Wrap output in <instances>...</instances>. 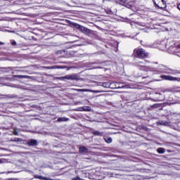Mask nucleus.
<instances>
[{
    "label": "nucleus",
    "mask_w": 180,
    "mask_h": 180,
    "mask_svg": "<svg viewBox=\"0 0 180 180\" xmlns=\"http://www.w3.org/2000/svg\"><path fill=\"white\" fill-rule=\"evenodd\" d=\"M94 136H98L99 137H102L103 136V132H101L98 131H93Z\"/></svg>",
    "instance_id": "nucleus-12"
},
{
    "label": "nucleus",
    "mask_w": 180,
    "mask_h": 180,
    "mask_svg": "<svg viewBox=\"0 0 180 180\" xmlns=\"http://www.w3.org/2000/svg\"><path fill=\"white\" fill-rule=\"evenodd\" d=\"M13 134L14 136H19V133L18 132V130L14 129Z\"/></svg>",
    "instance_id": "nucleus-22"
},
{
    "label": "nucleus",
    "mask_w": 180,
    "mask_h": 180,
    "mask_svg": "<svg viewBox=\"0 0 180 180\" xmlns=\"http://www.w3.org/2000/svg\"><path fill=\"white\" fill-rule=\"evenodd\" d=\"M157 151L159 154H164L165 153V149L163 148H158Z\"/></svg>",
    "instance_id": "nucleus-14"
},
{
    "label": "nucleus",
    "mask_w": 180,
    "mask_h": 180,
    "mask_svg": "<svg viewBox=\"0 0 180 180\" xmlns=\"http://www.w3.org/2000/svg\"><path fill=\"white\" fill-rule=\"evenodd\" d=\"M8 157V155H0V157Z\"/></svg>",
    "instance_id": "nucleus-26"
},
{
    "label": "nucleus",
    "mask_w": 180,
    "mask_h": 180,
    "mask_svg": "<svg viewBox=\"0 0 180 180\" xmlns=\"http://www.w3.org/2000/svg\"><path fill=\"white\" fill-rule=\"evenodd\" d=\"M105 141H106L108 144H110V143L112 141V137L105 138Z\"/></svg>",
    "instance_id": "nucleus-17"
},
{
    "label": "nucleus",
    "mask_w": 180,
    "mask_h": 180,
    "mask_svg": "<svg viewBox=\"0 0 180 180\" xmlns=\"http://www.w3.org/2000/svg\"><path fill=\"white\" fill-rule=\"evenodd\" d=\"M152 71L157 72V74H172V75L179 74L178 70H174L164 65H159L158 68H153Z\"/></svg>",
    "instance_id": "nucleus-1"
},
{
    "label": "nucleus",
    "mask_w": 180,
    "mask_h": 180,
    "mask_svg": "<svg viewBox=\"0 0 180 180\" xmlns=\"http://www.w3.org/2000/svg\"><path fill=\"white\" fill-rule=\"evenodd\" d=\"M134 55L137 58H146V57H148V53L146 52V51L143 49H134Z\"/></svg>",
    "instance_id": "nucleus-2"
},
{
    "label": "nucleus",
    "mask_w": 180,
    "mask_h": 180,
    "mask_svg": "<svg viewBox=\"0 0 180 180\" xmlns=\"http://www.w3.org/2000/svg\"><path fill=\"white\" fill-rule=\"evenodd\" d=\"M27 145L32 146H37V141L36 139H30L27 141Z\"/></svg>",
    "instance_id": "nucleus-8"
},
{
    "label": "nucleus",
    "mask_w": 180,
    "mask_h": 180,
    "mask_svg": "<svg viewBox=\"0 0 180 180\" xmlns=\"http://www.w3.org/2000/svg\"><path fill=\"white\" fill-rule=\"evenodd\" d=\"M16 44H17L16 41H13V42H12V45H13V46H16Z\"/></svg>",
    "instance_id": "nucleus-24"
},
{
    "label": "nucleus",
    "mask_w": 180,
    "mask_h": 180,
    "mask_svg": "<svg viewBox=\"0 0 180 180\" xmlns=\"http://www.w3.org/2000/svg\"><path fill=\"white\" fill-rule=\"evenodd\" d=\"M70 120V118H67L65 117H59L57 120V122H68Z\"/></svg>",
    "instance_id": "nucleus-10"
},
{
    "label": "nucleus",
    "mask_w": 180,
    "mask_h": 180,
    "mask_svg": "<svg viewBox=\"0 0 180 180\" xmlns=\"http://www.w3.org/2000/svg\"><path fill=\"white\" fill-rule=\"evenodd\" d=\"M179 48L180 49V46H179Z\"/></svg>",
    "instance_id": "nucleus-29"
},
{
    "label": "nucleus",
    "mask_w": 180,
    "mask_h": 180,
    "mask_svg": "<svg viewBox=\"0 0 180 180\" xmlns=\"http://www.w3.org/2000/svg\"><path fill=\"white\" fill-rule=\"evenodd\" d=\"M118 2H120V4H121V5H123L124 4H126V0H117Z\"/></svg>",
    "instance_id": "nucleus-21"
},
{
    "label": "nucleus",
    "mask_w": 180,
    "mask_h": 180,
    "mask_svg": "<svg viewBox=\"0 0 180 180\" xmlns=\"http://www.w3.org/2000/svg\"><path fill=\"white\" fill-rule=\"evenodd\" d=\"M34 178H36L37 179L44 180V176H39V175H35Z\"/></svg>",
    "instance_id": "nucleus-19"
},
{
    "label": "nucleus",
    "mask_w": 180,
    "mask_h": 180,
    "mask_svg": "<svg viewBox=\"0 0 180 180\" xmlns=\"http://www.w3.org/2000/svg\"><path fill=\"white\" fill-rule=\"evenodd\" d=\"M86 90L85 89H77V92H85Z\"/></svg>",
    "instance_id": "nucleus-23"
},
{
    "label": "nucleus",
    "mask_w": 180,
    "mask_h": 180,
    "mask_svg": "<svg viewBox=\"0 0 180 180\" xmlns=\"http://www.w3.org/2000/svg\"><path fill=\"white\" fill-rule=\"evenodd\" d=\"M60 79H70L71 81H77L78 80V75L77 74L73 75H68L65 77H60Z\"/></svg>",
    "instance_id": "nucleus-5"
},
{
    "label": "nucleus",
    "mask_w": 180,
    "mask_h": 180,
    "mask_svg": "<svg viewBox=\"0 0 180 180\" xmlns=\"http://www.w3.org/2000/svg\"><path fill=\"white\" fill-rule=\"evenodd\" d=\"M160 78H162V79H163L165 81H177L178 82H180V78L179 77H174L170 76V75H162L160 76Z\"/></svg>",
    "instance_id": "nucleus-4"
},
{
    "label": "nucleus",
    "mask_w": 180,
    "mask_h": 180,
    "mask_svg": "<svg viewBox=\"0 0 180 180\" xmlns=\"http://www.w3.org/2000/svg\"><path fill=\"white\" fill-rule=\"evenodd\" d=\"M9 162H12L11 159L0 158V164H8Z\"/></svg>",
    "instance_id": "nucleus-9"
},
{
    "label": "nucleus",
    "mask_w": 180,
    "mask_h": 180,
    "mask_svg": "<svg viewBox=\"0 0 180 180\" xmlns=\"http://www.w3.org/2000/svg\"><path fill=\"white\" fill-rule=\"evenodd\" d=\"M102 86H103V88H109V83L104 82L102 84Z\"/></svg>",
    "instance_id": "nucleus-20"
},
{
    "label": "nucleus",
    "mask_w": 180,
    "mask_h": 180,
    "mask_svg": "<svg viewBox=\"0 0 180 180\" xmlns=\"http://www.w3.org/2000/svg\"><path fill=\"white\" fill-rule=\"evenodd\" d=\"M112 157H116V156H115V155H112Z\"/></svg>",
    "instance_id": "nucleus-28"
},
{
    "label": "nucleus",
    "mask_w": 180,
    "mask_h": 180,
    "mask_svg": "<svg viewBox=\"0 0 180 180\" xmlns=\"http://www.w3.org/2000/svg\"><path fill=\"white\" fill-rule=\"evenodd\" d=\"M159 2H161V4H163V7L160 6V5L157 4V3L155 2V5L158 6V8H160V9H162L165 6H166L165 1L164 0H159Z\"/></svg>",
    "instance_id": "nucleus-11"
},
{
    "label": "nucleus",
    "mask_w": 180,
    "mask_h": 180,
    "mask_svg": "<svg viewBox=\"0 0 180 180\" xmlns=\"http://www.w3.org/2000/svg\"><path fill=\"white\" fill-rule=\"evenodd\" d=\"M13 78H18V79H22V78L25 79H30L31 77L30 76H27V75H13Z\"/></svg>",
    "instance_id": "nucleus-7"
},
{
    "label": "nucleus",
    "mask_w": 180,
    "mask_h": 180,
    "mask_svg": "<svg viewBox=\"0 0 180 180\" xmlns=\"http://www.w3.org/2000/svg\"><path fill=\"white\" fill-rule=\"evenodd\" d=\"M71 25L73 26V27H75V29L80 30L84 34H91V30L75 22H72Z\"/></svg>",
    "instance_id": "nucleus-3"
},
{
    "label": "nucleus",
    "mask_w": 180,
    "mask_h": 180,
    "mask_svg": "<svg viewBox=\"0 0 180 180\" xmlns=\"http://www.w3.org/2000/svg\"><path fill=\"white\" fill-rule=\"evenodd\" d=\"M22 141H23V139H22V138H13V142L15 143H22Z\"/></svg>",
    "instance_id": "nucleus-15"
},
{
    "label": "nucleus",
    "mask_w": 180,
    "mask_h": 180,
    "mask_svg": "<svg viewBox=\"0 0 180 180\" xmlns=\"http://www.w3.org/2000/svg\"><path fill=\"white\" fill-rule=\"evenodd\" d=\"M9 141H13V138H12Z\"/></svg>",
    "instance_id": "nucleus-27"
},
{
    "label": "nucleus",
    "mask_w": 180,
    "mask_h": 180,
    "mask_svg": "<svg viewBox=\"0 0 180 180\" xmlns=\"http://www.w3.org/2000/svg\"><path fill=\"white\" fill-rule=\"evenodd\" d=\"M5 44V43L0 41V46H4Z\"/></svg>",
    "instance_id": "nucleus-25"
},
{
    "label": "nucleus",
    "mask_w": 180,
    "mask_h": 180,
    "mask_svg": "<svg viewBox=\"0 0 180 180\" xmlns=\"http://www.w3.org/2000/svg\"><path fill=\"white\" fill-rule=\"evenodd\" d=\"M79 151L81 154H88V153H89V150L84 146H79Z\"/></svg>",
    "instance_id": "nucleus-6"
},
{
    "label": "nucleus",
    "mask_w": 180,
    "mask_h": 180,
    "mask_svg": "<svg viewBox=\"0 0 180 180\" xmlns=\"http://www.w3.org/2000/svg\"><path fill=\"white\" fill-rule=\"evenodd\" d=\"M48 68V70L56 69V68H63V66L55 65V66H52L51 68Z\"/></svg>",
    "instance_id": "nucleus-18"
},
{
    "label": "nucleus",
    "mask_w": 180,
    "mask_h": 180,
    "mask_svg": "<svg viewBox=\"0 0 180 180\" xmlns=\"http://www.w3.org/2000/svg\"><path fill=\"white\" fill-rule=\"evenodd\" d=\"M82 110H84V112H91V107L84 106L82 108Z\"/></svg>",
    "instance_id": "nucleus-16"
},
{
    "label": "nucleus",
    "mask_w": 180,
    "mask_h": 180,
    "mask_svg": "<svg viewBox=\"0 0 180 180\" xmlns=\"http://www.w3.org/2000/svg\"><path fill=\"white\" fill-rule=\"evenodd\" d=\"M146 60L143 61H138L136 63V65H139V67H145L146 66Z\"/></svg>",
    "instance_id": "nucleus-13"
}]
</instances>
